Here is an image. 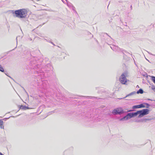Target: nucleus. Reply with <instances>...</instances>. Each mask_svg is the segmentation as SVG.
<instances>
[{
    "label": "nucleus",
    "mask_w": 155,
    "mask_h": 155,
    "mask_svg": "<svg viewBox=\"0 0 155 155\" xmlns=\"http://www.w3.org/2000/svg\"><path fill=\"white\" fill-rule=\"evenodd\" d=\"M20 109H21L23 110H26L27 109H32V108L28 107H27L25 106L22 105L20 107Z\"/></svg>",
    "instance_id": "6"
},
{
    "label": "nucleus",
    "mask_w": 155,
    "mask_h": 155,
    "mask_svg": "<svg viewBox=\"0 0 155 155\" xmlns=\"http://www.w3.org/2000/svg\"><path fill=\"white\" fill-rule=\"evenodd\" d=\"M148 52V53H149V54H151V53H149V52Z\"/></svg>",
    "instance_id": "21"
},
{
    "label": "nucleus",
    "mask_w": 155,
    "mask_h": 155,
    "mask_svg": "<svg viewBox=\"0 0 155 155\" xmlns=\"http://www.w3.org/2000/svg\"><path fill=\"white\" fill-rule=\"evenodd\" d=\"M15 13L17 17L19 18H24L26 16L27 12L25 9H21L15 11Z\"/></svg>",
    "instance_id": "1"
},
{
    "label": "nucleus",
    "mask_w": 155,
    "mask_h": 155,
    "mask_svg": "<svg viewBox=\"0 0 155 155\" xmlns=\"http://www.w3.org/2000/svg\"><path fill=\"white\" fill-rule=\"evenodd\" d=\"M152 89L155 91V87L154 86L152 87Z\"/></svg>",
    "instance_id": "15"
},
{
    "label": "nucleus",
    "mask_w": 155,
    "mask_h": 155,
    "mask_svg": "<svg viewBox=\"0 0 155 155\" xmlns=\"http://www.w3.org/2000/svg\"><path fill=\"white\" fill-rule=\"evenodd\" d=\"M136 94V92L135 91H133V92L130 93L129 94H128L127 96H126L124 98L127 97H128L129 96H131V95H132L135 94Z\"/></svg>",
    "instance_id": "8"
},
{
    "label": "nucleus",
    "mask_w": 155,
    "mask_h": 155,
    "mask_svg": "<svg viewBox=\"0 0 155 155\" xmlns=\"http://www.w3.org/2000/svg\"><path fill=\"white\" fill-rule=\"evenodd\" d=\"M137 115V112L129 113H128L126 116L120 119V121L126 120L132 117L136 116Z\"/></svg>",
    "instance_id": "2"
},
{
    "label": "nucleus",
    "mask_w": 155,
    "mask_h": 155,
    "mask_svg": "<svg viewBox=\"0 0 155 155\" xmlns=\"http://www.w3.org/2000/svg\"><path fill=\"white\" fill-rule=\"evenodd\" d=\"M67 5L68 6V7H71V5H69L68 3V2H67Z\"/></svg>",
    "instance_id": "16"
},
{
    "label": "nucleus",
    "mask_w": 155,
    "mask_h": 155,
    "mask_svg": "<svg viewBox=\"0 0 155 155\" xmlns=\"http://www.w3.org/2000/svg\"><path fill=\"white\" fill-rule=\"evenodd\" d=\"M0 155H4L2 154V153H0Z\"/></svg>",
    "instance_id": "19"
},
{
    "label": "nucleus",
    "mask_w": 155,
    "mask_h": 155,
    "mask_svg": "<svg viewBox=\"0 0 155 155\" xmlns=\"http://www.w3.org/2000/svg\"><path fill=\"white\" fill-rule=\"evenodd\" d=\"M149 110L147 109H143L141 110L138 111L137 112V115L139 114V117H141L149 113Z\"/></svg>",
    "instance_id": "4"
},
{
    "label": "nucleus",
    "mask_w": 155,
    "mask_h": 155,
    "mask_svg": "<svg viewBox=\"0 0 155 155\" xmlns=\"http://www.w3.org/2000/svg\"><path fill=\"white\" fill-rule=\"evenodd\" d=\"M145 105H146L147 106H149V104H147V103H145Z\"/></svg>",
    "instance_id": "17"
},
{
    "label": "nucleus",
    "mask_w": 155,
    "mask_h": 155,
    "mask_svg": "<svg viewBox=\"0 0 155 155\" xmlns=\"http://www.w3.org/2000/svg\"><path fill=\"white\" fill-rule=\"evenodd\" d=\"M0 71L2 72H3L4 71V69L3 68L1 65H0Z\"/></svg>",
    "instance_id": "12"
},
{
    "label": "nucleus",
    "mask_w": 155,
    "mask_h": 155,
    "mask_svg": "<svg viewBox=\"0 0 155 155\" xmlns=\"http://www.w3.org/2000/svg\"><path fill=\"white\" fill-rule=\"evenodd\" d=\"M110 47L114 51L118 50L119 49L118 47L114 45H112Z\"/></svg>",
    "instance_id": "7"
},
{
    "label": "nucleus",
    "mask_w": 155,
    "mask_h": 155,
    "mask_svg": "<svg viewBox=\"0 0 155 155\" xmlns=\"http://www.w3.org/2000/svg\"><path fill=\"white\" fill-rule=\"evenodd\" d=\"M152 80L153 82L155 84V77L154 76H152Z\"/></svg>",
    "instance_id": "14"
},
{
    "label": "nucleus",
    "mask_w": 155,
    "mask_h": 155,
    "mask_svg": "<svg viewBox=\"0 0 155 155\" xmlns=\"http://www.w3.org/2000/svg\"><path fill=\"white\" fill-rule=\"evenodd\" d=\"M127 76V73L126 72L123 73L120 78V81L121 83L123 84H126V83L127 81V80L126 78Z\"/></svg>",
    "instance_id": "3"
},
{
    "label": "nucleus",
    "mask_w": 155,
    "mask_h": 155,
    "mask_svg": "<svg viewBox=\"0 0 155 155\" xmlns=\"http://www.w3.org/2000/svg\"><path fill=\"white\" fill-rule=\"evenodd\" d=\"M62 2H64V1H62Z\"/></svg>",
    "instance_id": "25"
},
{
    "label": "nucleus",
    "mask_w": 155,
    "mask_h": 155,
    "mask_svg": "<svg viewBox=\"0 0 155 155\" xmlns=\"http://www.w3.org/2000/svg\"><path fill=\"white\" fill-rule=\"evenodd\" d=\"M143 93V91L142 89H140L138 91H137V93L138 94L139 93L142 94Z\"/></svg>",
    "instance_id": "10"
},
{
    "label": "nucleus",
    "mask_w": 155,
    "mask_h": 155,
    "mask_svg": "<svg viewBox=\"0 0 155 155\" xmlns=\"http://www.w3.org/2000/svg\"><path fill=\"white\" fill-rule=\"evenodd\" d=\"M19 36H18L16 38V40H17V42H18V41H17V38H18V37H19Z\"/></svg>",
    "instance_id": "18"
},
{
    "label": "nucleus",
    "mask_w": 155,
    "mask_h": 155,
    "mask_svg": "<svg viewBox=\"0 0 155 155\" xmlns=\"http://www.w3.org/2000/svg\"><path fill=\"white\" fill-rule=\"evenodd\" d=\"M137 87V88H139V86H138V85H137V87Z\"/></svg>",
    "instance_id": "20"
},
{
    "label": "nucleus",
    "mask_w": 155,
    "mask_h": 155,
    "mask_svg": "<svg viewBox=\"0 0 155 155\" xmlns=\"http://www.w3.org/2000/svg\"><path fill=\"white\" fill-rule=\"evenodd\" d=\"M66 1L67 2H68V1H67V0H66Z\"/></svg>",
    "instance_id": "22"
},
{
    "label": "nucleus",
    "mask_w": 155,
    "mask_h": 155,
    "mask_svg": "<svg viewBox=\"0 0 155 155\" xmlns=\"http://www.w3.org/2000/svg\"><path fill=\"white\" fill-rule=\"evenodd\" d=\"M139 108L141 107H145V106L143 104H141L140 105H139Z\"/></svg>",
    "instance_id": "13"
},
{
    "label": "nucleus",
    "mask_w": 155,
    "mask_h": 155,
    "mask_svg": "<svg viewBox=\"0 0 155 155\" xmlns=\"http://www.w3.org/2000/svg\"><path fill=\"white\" fill-rule=\"evenodd\" d=\"M123 109L120 107L114 109L112 112V113L114 115L120 114L124 113Z\"/></svg>",
    "instance_id": "5"
},
{
    "label": "nucleus",
    "mask_w": 155,
    "mask_h": 155,
    "mask_svg": "<svg viewBox=\"0 0 155 155\" xmlns=\"http://www.w3.org/2000/svg\"><path fill=\"white\" fill-rule=\"evenodd\" d=\"M139 108V106L138 105L134 106L133 107V109H136Z\"/></svg>",
    "instance_id": "11"
},
{
    "label": "nucleus",
    "mask_w": 155,
    "mask_h": 155,
    "mask_svg": "<svg viewBox=\"0 0 155 155\" xmlns=\"http://www.w3.org/2000/svg\"><path fill=\"white\" fill-rule=\"evenodd\" d=\"M3 121L0 120V127L1 129H4V126H3Z\"/></svg>",
    "instance_id": "9"
},
{
    "label": "nucleus",
    "mask_w": 155,
    "mask_h": 155,
    "mask_svg": "<svg viewBox=\"0 0 155 155\" xmlns=\"http://www.w3.org/2000/svg\"><path fill=\"white\" fill-rule=\"evenodd\" d=\"M62 2H64V1H62Z\"/></svg>",
    "instance_id": "24"
},
{
    "label": "nucleus",
    "mask_w": 155,
    "mask_h": 155,
    "mask_svg": "<svg viewBox=\"0 0 155 155\" xmlns=\"http://www.w3.org/2000/svg\"><path fill=\"white\" fill-rule=\"evenodd\" d=\"M62 2H64V1H62Z\"/></svg>",
    "instance_id": "23"
}]
</instances>
